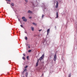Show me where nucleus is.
<instances>
[{
	"instance_id": "f257e3e1",
	"label": "nucleus",
	"mask_w": 77,
	"mask_h": 77,
	"mask_svg": "<svg viewBox=\"0 0 77 77\" xmlns=\"http://www.w3.org/2000/svg\"><path fill=\"white\" fill-rule=\"evenodd\" d=\"M22 18L23 21H25V22H26L27 20L26 18V17H23Z\"/></svg>"
},
{
	"instance_id": "f03ea898",
	"label": "nucleus",
	"mask_w": 77,
	"mask_h": 77,
	"mask_svg": "<svg viewBox=\"0 0 77 77\" xmlns=\"http://www.w3.org/2000/svg\"><path fill=\"white\" fill-rule=\"evenodd\" d=\"M44 57V55H43L42 56L39 58L38 60H41Z\"/></svg>"
},
{
	"instance_id": "7ed1b4c3",
	"label": "nucleus",
	"mask_w": 77,
	"mask_h": 77,
	"mask_svg": "<svg viewBox=\"0 0 77 77\" xmlns=\"http://www.w3.org/2000/svg\"><path fill=\"white\" fill-rule=\"evenodd\" d=\"M56 59H57V57H56V55L55 54L54 55V60L55 62L56 60Z\"/></svg>"
},
{
	"instance_id": "20e7f679",
	"label": "nucleus",
	"mask_w": 77,
	"mask_h": 77,
	"mask_svg": "<svg viewBox=\"0 0 77 77\" xmlns=\"http://www.w3.org/2000/svg\"><path fill=\"white\" fill-rule=\"evenodd\" d=\"M58 2H57V3H56V5L55 6V8H58Z\"/></svg>"
},
{
	"instance_id": "39448f33",
	"label": "nucleus",
	"mask_w": 77,
	"mask_h": 77,
	"mask_svg": "<svg viewBox=\"0 0 77 77\" xmlns=\"http://www.w3.org/2000/svg\"><path fill=\"white\" fill-rule=\"evenodd\" d=\"M31 29L32 30V31H34V27L33 26H31Z\"/></svg>"
},
{
	"instance_id": "423d86ee",
	"label": "nucleus",
	"mask_w": 77,
	"mask_h": 77,
	"mask_svg": "<svg viewBox=\"0 0 77 77\" xmlns=\"http://www.w3.org/2000/svg\"><path fill=\"white\" fill-rule=\"evenodd\" d=\"M28 14H31V13H32V11L30 10H29L28 11Z\"/></svg>"
},
{
	"instance_id": "0eeeda50",
	"label": "nucleus",
	"mask_w": 77,
	"mask_h": 77,
	"mask_svg": "<svg viewBox=\"0 0 77 77\" xmlns=\"http://www.w3.org/2000/svg\"><path fill=\"white\" fill-rule=\"evenodd\" d=\"M28 72H26L25 74V76L26 77H27L28 76Z\"/></svg>"
},
{
	"instance_id": "6e6552de",
	"label": "nucleus",
	"mask_w": 77,
	"mask_h": 77,
	"mask_svg": "<svg viewBox=\"0 0 77 77\" xmlns=\"http://www.w3.org/2000/svg\"><path fill=\"white\" fill-rule=\"evenodd\" d=\"M32 24H33V25H34V26H36L37 24L35 23H32Z\"/></svg>"
},
{
	"instance_id": "1a4fd4ad",
	"label": "nucleus",
	"mask_w": 77,
	"mask_h": 77,
	"mask_svg": "<svg viewBox=\"0 0 77 77\" xmlns=\"http://www.w3.org/2000/svg\"><path fill=\"white\" fill-rule=\"evenodd\" d=\"M38 62H39V61L38 60L37 62L36 63V66H37L38 65Z\"/></svg>"
},
{
	"instance_id": "9d476101",
	"label": "nucleus",
	"mask_w": 77,
	"mask_h": 77,
	"mask_svg": "<svg viewBox=\"0 0 77 77\" xmlns=\"http://www.w3.org/2000/svg\"><path fill=\"white\" fill-rule=\"evenodd\" d=\"M49 32H50V29H48L47 31V35H48V33H49Z\"/></svg>"
},
{
	"instance_id": "9b49d317",
	"label": "nucleus",
	"mask_w": 77,
	"mask_h": 77,
	"mask_svg": "<svg viewBox=\"0 0 77 77\" xmlns=\"http://www.w3.org/2000/svg\"><path fill=\"white\" fill-rule=\"evenodd\" d=\"M56 16L57 18H58V13L57 12L56 13Z\"/></svg>"
},
{
	"instance_id": "f8f14e48",
	"label": "nucleus",
	"mask_w": 77,
	"mask_h": 77,
	"mask_svg": "<svg viewBox=\"0 0 77 77\" xmlns=\"http://www.w3.org/2000/svg\"><path fill=\"white\" fill-rule=\"evenodd\" d=\"M25 38L26 40H27V37H25Z\"/></svg>"
},
{
	"instance_id": "ddd939ff",
	"label": "nucleus",
	"mask_w": 77,
	"mask_h": 77,
	"mask_svg": "<svg viewBox=\"0 0 77 77\" xmlns=\"http://www.w3.org/2000/svg\"><path fill=\"white\" fill-rule=\"evenodd\" d=\"M11 5L12 6H14V3H12L11 4Z\"/></svg>"
},
{
	"instance_id": "4468645a",
	"label": "nucleus",
	"mask_w": 77,
	"mask_h": 77,
	"mask_svg": "<svg viewBox=\"0 0 77 77\" xmlns=\"http://www.w3.org/2000/svg\"><path fill=\"white\" fill-rule=\"evenodd\" d=\"M27 46L28 47V48H30V45H27Z\"/></svg>"
},
{
	"instance_id": "2eb2a0df",
	"label": "nucleus",
	"mask_w": 77,
	"mask_h": 77,
	"mask_svg": "<svg viewBox=\"0 0 77 77\" xmlns=\"http://www.w3.org/2000/svg\"><path fill=\"white\" fill-rule=\"evenodd\" d=\"M24 71L26 72V71H27V69H24Z\"/></svg>"
},
{
	"instance_id": "dca6fc26",
	"label": "nucleus",
	"mask_w": 77,
	"mask_h": 77,
	"mask_svg": "<svg viewBox=\"0 0 77 77\" xmlns=\"http://www.w3.org/2000/svg\"><path fill=\"white\" fill-rule=\"evenodd\" d=\"M31 51H32V50H29L28 51V52L30 53V52H31Z\"/></svg>"
},
{
	"instance_id": "f3484780",
	"label": "nucleus",
	"mask_w": 77,
	"mask_h": 77,
	"mask_svg": "<svg viewBox=\"0 0 77 77\" xmlns=\"http://www.w3.org/2000/svg\"><path fill=\"white\" fill-rule=\"evenodd\" d=\"M25 1L26 2V3L28 2V1L27 0H25Z\"/></svg>"
},
{
	"instance_id": "a211bd4d",
	"label": "nucleus",
	"mask_w": 77,
	"mask_h": 77,
	"mask_svg": "<svg viewBox=\"0 0 77 77\" xmlns=\"http://www.w3.org/2000/svg\"><path fill=\"white\" fill-rule=\"evenodd\" d=\"M22 59H23L24 60V59H25V58H24V57H22Z\"/></svg>"
},
{
	"instance_id": "6ab92c4d",
	"label": "nucleus",
	"mask_w": 77,
	"mask_h": 77,
	"mask_svg": "<svg viewBox=\"0 0 77 77\" xmlns=\"http://www.w3.org/2000/svg\"><path fill=\"white\" fill-rule=\"evenodd\" d=\"M28 67V66H26L25 67V68H27Z\"/></svg>"
},
{
	"instance_id": "aec40b11",
	"label": "nucleus",
	"mask_w": 77,
	"mask_h": 77,
	"mask_svg": "<svg viewBox=\"0 0 77 77\" xmlns=\"http://www.w3.org/2000/svg\"><path fill=\"white\" fill-rule=\"evenodd\" d=\"M43 17H44V15H42V17L43 18Z\"/></svg>"
},
{
	"instance_id": "412c9836",
	"label": "nucleus",
	"mask_w": 77,
	"mask_h": 77,
	"mask_svg": "<svg viewBox=\"0 0 77 77\" xmlns=\"http://www.w3.org/2000/svg\"><path fill=\"white\" fill-rule=\"evenodd\" d=\"M23 55L24 56H26V55L25 54H23Z\"/></svg>"
},
{
	"instance_id": "4be33fe9",
	"label": "nucleus",
	"mask_w": 77,
	"mask_h": 77,
	"mask_svg": "<svg viewBox=\"0 0 77 77\" xmlns=\"http://www.w3.org/2000/svg\"><path fill=\"white\" fill-rule=\"evenodd\" d=\"M29 19H31L32 18V17H29Z\"/></svg>"
},
{
	"instance_id": "5701e85b",
	"label": "nucleus",
	"mask_w": 77,
	"mask_h": 77,
	"mask_svg": "<svg viewBox=\"0 0 77 77\" xmlns=\"http://www.w3.org/2000/svg\"><path fill=\"white\" fill-rule=\"evenodd\" d=\"M7 1H8V2H11V0H7Z\"/></svg>"
},
{
	"instance_id": "b1692460",
	"label": "nucleus",
	"mask_w": 77,
	"mask_h": 77,
	"mask_svg": "<svg viewBox=\"0 0 77 77\" xmlns=\"http://www.w3.org/2000/svg\"><path fill=\"white\" fill-rule=\"evenodd\" d=\"M20 26H21V27H23V25H20Z\"/></svg>"
},
{
	"instance_id": "393cba45",
	"label": "nucleus",
	"mask_w": 77,
	"mask_h": 77,
	"mask_svg": "<svg viewBox=\"0 0 77 77\" xmlns=\"http://www.w3.org/2000/svg\"><path fill=\"white\" fill-rule=\"evenodd\" d=\"M41 30H42V29H40V30H39L38 31H39V32H41Z\"/></svg>"
},
{
	"instance_id": "a878e982",
	"label": "nucleus",
	"mask_w": 77,
	"mask_h": 77,
	"mask_svg": "<svg viewBox=\"0 0 77 77\" xmlns=\"http://www.w3.org/2000/svg\"><path fill=\"white\" fill-rule=\"evenodd\" d=\"M26 58H27V59H28V58H29V56H27V57H26Z\"/></svg>"
},
{
	"instance_id": "bb28decb",
	"label": "nucleus",
	"mask_w": 77,
	"mask_h": 77,
	"mask_svg": "<svg viewBox=\"0 0 77 77\" xmlns=\"http://www.w3.org/2000/svg\"><path fill=\"white\" fill-rule=\"evenodd\" d=\"M69 77H71V75H70H70H69Z\"/></svg>"
},
{
	"instance_id": "cd10ccee",
	"label": "nucleus",
	"mask_w": 77,
	"mask_h": 77,
	"mask_svg": "<svg viewBox=\"0 0 77 77\" xmlns=\"http://www.w3.org/2000/svg\"><path fill=\"white\" fill-rule=\"evenodd\" d=\"M55 29H56V26H55Z\"/></svg>"
},
{
	"instance_id": "c85d7f7f",
	"label": "nucleus",
	"mask_w": 77,
	"mask_h": 77,
	"mask_svg": "<svg viewBox=\"0 0 77 77\" xmlns=\"http://www.w3.org/2000/svg\"><path fill=\"white\" fill-rule=\"evenodd\" d=\"M6 0V1H8V0Z\"/></svg>"
},
{
	"instance_id": "c756f323",
	"label": "nucleus",
	"mask_w": 77,
	"mask_h": 77,
	"mask_svg": "<svg viewBox=\"0 0 77 77\" xmlns=\"http://www.w3.org/2000/svg\"><path fill=\"white\" fill-rule=\"evenodd\" d=\"M19 21H20V20L19 19Z\"/></svg>"
}]
</instances>
